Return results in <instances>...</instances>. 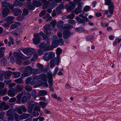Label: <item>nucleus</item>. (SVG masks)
Here are the masks:
<instances>
[{
  "instance_id": "obj_1",
  "label": "nucleus",
  "mask_w": 121,
  "mask_h": 121,
  "mask_svg": "<svg viewBox=\"0 0 121 121\" xmlns=\"http://www.w3.org/2000/svg\"><path fill=\"white\" fill-rule=\"evenodd\" d=\"M39 35L41 36L43 39H48L47 36L42 32H41L39 33H36L34 34L35 38L33 39V42L35 44L37 45L40 43V37Z\"/></svg>"
},
{
  "instance_id": "obj_2",
  "label": "nucleus",
  "mask_w": 121,
  "mask_h": 121,
  "mask_svg": "<svg viewBox=\"0 0 121 121\" xmlns=\"http://www.w3.org/2000/svg\"><path fill=\"white\" fill-rule=\"evenodd\" d=\"M2 7H9L11 10L13 9L14 8L13 6L11 4L9 3L8 2L5 1H2L1 2Z\"/></svg>"
},
{
  "instance_id": "obj_3",
  "label": "nucleus",
  "mask_w": 121,
  "mask_h": 121,
  "mask_svg": "<svg viewBox=\"0 0 121 121\" xmlns=\"http://www.w3.org/2000/svg\"><path fill=\"white\" fill-rule=\"evenodd\" d=\"M10 10L7 8H4L1 12V14L3 17H4L7 16L9 13Z\"/></svg>"
},
{
  "instance_id": "obj_4",
  "label": "nucleus",
  "mask_w": 121,
  "mask_h": 121,
  "mask_svg": "<svg viewBox=\"0 0 121 121\" xmlns=\"http://www.w3.org/2000/svg\"><path fill=\"white\" fill-rule=\"evenodd\" d=\"M62 52L61 50L59 48H57L56 49V54L57 55L56 59V64L57 65H58L60 60V55Z\"/></svg>"
},
{
  "instance_id": "obj_5",
  "label": "nucleus",
  "mask_w": 121,
  "mask_h": 121,
  "mask_svg": "<svg viewBox=\"0 0 121 121\" xmlns=\"http://www.w3.org/2000/svg\"><path fill=\"white\" fill-rule=\"evenodd\" d=\"M13 55L16 59L19 58L21 59L24 60L28 59L30 58H28L27 57H25L24 58L22 56L21 54L20 53H18L16 52L13 53Z\"/></svg>"
},
{
  "instance_id": "obj_6",
  "label": "nucleus",
  "mask_w": 121,
  "mask_h": 121,
  "mask_svg": "<svg viewBox=\"0 0 121 121\" xmlns=\"http://www.w3.org/2000/svg\"><path fill=\"white\" fill-rule=\"evenodd\" d=\"M15 91L13 88L12 87L10 88L7 94L8 95L11 97L14 96L15 94Z\"/></svg>"
},
{
  "instance_id": "obj_7",
  "label": "nucleus",
  "mask_w": 121,
  "mask_h": 121,
  "mask_svg": "<svg viewBox=\"0 0 121 121\" xmlns=\"http://www.w3.org/2000/svg\"><path fill=\"white\" fill-rule=\"evenodd\" d=\"M47 75L48 79V82L49 85V86H52L53 85L52 78L53 77L52 73H47Z\"/></svg>"
},
{
  "instance_id": "obj_8",
  "label": "nucleus",
  "mask_w": 121,
  "mask_h": 121,
  "mask_svg": "<svg viewBox=\"0 0 121 121\" xmlns=\"http://www.w3.org/2000/svg\"><path fill=\"white\" fill-rule=\"evenodd\" d=\"M22 10H21L15 8L13 10L12 13H13V15L15 16H19L22 13Z\"/></svg>"
},
{
  "instance_id": "obj_9",
  "label": "nucleus",
  "mask_w": 121,
  "mask_h": 121,
  "mask_svg": "<svg viewBox=\"0 0 121 121\" xmlns=\"http://www.w3.org/2000/svg\"><path fill=\"white\" fill-rule=\"evenodd\" d=\"M50 44V42H48L43 48L44 50L46 51L52 50L53 49V48H51L52 47L51 46L49 47Z\"/></svg>"
},
{
  "instance_id": "obj_10",
  "label": "nucleus",
  "mask_w": 121,
  "mask_h": 121,
  "mask_svg": "<svg viewBox=\"0 0 121 121\" xmlns=\"http://www.w3.org/2000/svg\"><path fill=\"white\" fill-rule=\"evenodd\" d=\"M70 35V32L69 30L64 31L63 33V37L64 39H66L69 37Z\"/></svg>"
},
{
  "instance_id": "obj_11",
  "label": "nucleus",
  "mask_w": 121,
  "mask_h": 121,
  "mask_svg": "<svg viewBox=\"0 0 121 121\" xmlns=\"http://www.w3.org/2000/svg\"><path fill=\"white\" fill-rule=\"evenodd\" d=\"M24 87L19 85H17L14 88L15 91L16 92H20L21 91L23 88Z\"/></svg>"
},
{
  "instance_id": "obj_12",
  "label": "nucleus",
  "mask_w": 121,
  "mask_h": 121,
  "mask_svg": "<svg viewBox=\"0 0 121 121\" xmlns=\"http://www.w3.org/2000/svg\"><path fill=\"white\" fill-rule=\"evenodd\" d=\"M14 17L12 16H9L5 18V21L7 22L12 24L13 22L12 21L14 19Z\"/></svg>"
},
{
  "instance_id": "obj_13",
  "label": "nucleus",
  "mask_w": 121,
  "mask_h": 121,
  "mask_svg": "<svg viewBox=\"0 0 121 121\" xmlns=\"http://www.w3.org/2000/svg\"><path fill=\"white\" fill-rule=\"evenodd\" d=\"M2 74H3V75H5V78H10L11 74V72L10 71H9L6 72H4L2 73Z\"/></svg>"
},
{
  "instance_id": "obj_14",
  "label": "nucleus",
  "mask_w": 121,
  "mask_h": 121,
  "mask_svg": "<svg viewBox=\"0 0 121 121\" xmlns=\"http://www.w3.org/2000/svg\"><path fill=\"white\" fill-rule=\"evenodd\" d=\"M56 63V60L54 58L51 60L50 62V66L51 68H52L55 66V62Z\"/></svg>"
},
{
  "instance_id": "obj_15",
  "label": "nucleus",
  "mask_w": 121,
  "mask_h": 121,
  "mask_svg": "<svg viewBox=\"0 0 121 121\" xmlns=\"http://www.w3.org/2000/svg\"><path fill=\"white\" fill-rule=\"evenodd\" d=\"M76 20L78 23L82 24V25H85V23L83 22V20L78 17H76Z\"/></svg>"
},
{
  "instance_id": "obj_16",
  "label": "nucleus",
  "mask_w": 121,
  "mask_h": 121,
  "mask_svg": "<svg viewBox=\"0 0 121 121\" xmlns=\"http://www.w3.org/2000/svg\"><path fill=\"white\" fill-rule=\"evenodd\" d=\"M38 0H33V4L36 7H39L42 5L41 3Z\"/></svg>"
},
{
  "instance_id": "obj_17",
  "label": "nucleus",
  "mask_w": 121,
  "mask_h": 121,
  "mask_svg": "<svg viewBox=\"0 0 121 121\" xmlns=\"http://www.w3.org/2000/svg\"><path fill=\"white\" fill-rule=\"evenodd\" d=\"M40 79L43 81L47 80V76L46 74H40Z\"/></svg>"
},
{
  "instance_id": "obj_18",
  "label": "nucleus",
  "mask_w": 121,
  "mask_h": 121,
  "mask_svg": "<svg viewBox=\"0 0 121 121\" xmlns=\"http://www.w3.org/2000/svg\"><path fill=\"white\" fill-rule=\"evenodd\" d=\"M23 4L18 1H15L13 3V6H19V7H21L23 5Z\"/></svg>"
},
{
  "instance_id": "obj_19",
  "label": "nucleus",
  "mask_w": 121,
  "mask_h": 121,
  "mask_svg": "<svg viewBox=\"0 0 121 121\" xmlns=\"http://www.w3.org/2000/svg\"><path fill=\"white\" fill-rule=\"evenodd\" d=\"M34 107V105L33 104H30L28 105L27 108L28 111L29 113L31 112Z\"/></svg>"
},
{
  "instance_id": "obj_20",
  "label": "nucleus",
  "mask_w": 121,
  "mask_h": 121,
  "mask_svg": "<svg viewBox=\"0 0 121 121\" xmlns=\"http://www.w3.org/2000/svg\"><path fill=\"white\" fill-rule=\"evenodd\" d=\"M47 92L45 90H42L39 91L38 92V94L40 96H43L46 95Z\"/></svg>"
},
{
  "instance_id": "obj_21",
  "label": "nucleus",
  "mask_w": 121,
  "mask_h": 121,
  "mask_svg": "<svg viewBox=\"0 0 121 121\" xmlns=\"http://www.w3.org/2000/svg\"><path fill=\"white\" fill-rule=\"evenodd\" d=\"M75 30L76 31L81 33L85 31L84 28L82 27L76 28H75Z\"/></svg>"
},
{
  "instance_id": "obj_22",
  "label": "nucleus",
  "mask_w": 121,
  "mask_h": 121,
  "mask_svg": "<svg viewBox=\"0 0 121 121\" xmlns=\"http://www.w3.org/2000/svg\"><path fill=\"white\" fill-rule=\"evenodd\" d=\"M1 65L2 66H5L6 65L7 62V60L4 58H2L1 60Z\"/></svg>"
},
{
  "instance_id": "obj_23",
  "label": "nucleus",
  "mask_w": 121,
  "mask_h": 121,
  "mask_svg": "<svg viewBox=\"0 0 121 121\" xmlns=\"http://www.w3.org/2000/svg\"><path fill=\"white\" fill-rule=\"evenodd\" d=\"M43 3L44 4L42 6V9H45L48 7H49L50 2L48 1H46V2Z\"/></svg>"
},
{
  "instance_id": "obj_24",
  "label": "nucleus",
  "mask_w": 121,
  "mask_h": 121,
  "mask_svg": "<svg viewBox=\"0 0 121 121\" xmlns=\"http://www.w3.org/2000/svg\"><path fill=\"white\" fill-rule=\"evenodd\" d=\"M30 115L28 113H24L21 115L20 117L22 119H25L29 117Z\"/></svg>"
},
{
  "instance_id": "obj_25",
  "label": "nucleus",
  "mask_w": 121,
  "mask_h": 121,
  "mask_svg": "<svg viewBox=\"0 0 121 121\" xmlns=\"http://www.w3.org/2000/svg\"><path fill=\"white\" fill-rule=\"evenodd\" d=\"M14 81L16 83L19 84H22L23 82L22 79L21 78L15 80Z\"/></svg>"
},
{
  "instance_id": "obj_26",
  "label": "nucleus",
  "mask_w": 121,
  "mask_h": 121,
  "mask_svg": "<svg viewBox=\"0 0 121 121\" xmlns=\"http://www.w3.org/2000/svg\"><path fill=\"white\" fill-rule=\"evenodd\" d=\"M114 6L112 4L111 5L109 6V13H112L113 12Z\"/></svg>"
},
{
  "instance_id": "obj_27",
  "label": "nucleus",
  "mask_w": 121,
  "mask_h": 121,
  "mask_svg": "<svg viewBox=\"0 0 121 121\" xmlns=\"http://www.w3.org/2000/svg\"><path fill=\"white\" fill-rule=\"evenodd\" d=\"M12 115V109H10L7 111L6 115L7 116L10 117Z\"/></svg>"
},
{
  "instance_id": "obj_28",
  "label": "nucleus",
  "mask_w": 121,
  "mask_h": 121,
  "mask_svg": "<svg viewBox=\"0 0 121 121\" xmlns=\"http://www.w3.org/2000/svg\"><path fill=\"white\" fill-rule=\"evenodd\" d=\"M58 43V41H53L52 44V47L51 48H54L57 47L58 45H59Z\"/></svg>"
},
{
  "instance_id": "obj_29",
  "label": "nucleus",
  "mask_w": 121,
  "mask_h": 121,
  "mask_svg": "<svg viewBox=\"0 0 121 121\" xmlns=\"http://www.w3.org/2000/svg\"><path fill=\"white\" fill-rule=\"evenodd\" d=\"M5 47H2L0 48V58H1L3 56L4 54L3 52L5 49Z\"/></svg>"
},
{
  "instance_id": "obj_30",
  "label": "nucleus",
  "mask_w": 121,
  "mask_h": 121,
  "mask_svg": "<svg viewBox=\"0 0 121 121\" xmlns=\"http://www.w3.org/2000/svg\"><path fill=\"white\" fill-rule=\"evenodd\" d=\"M63 24V22L61 21L58 22L56 24V26L58 28H60L62 27Z\"/></svg>"
},
{
  "instance_id": "obj_31",
  "label": "nucleus",
  "mask_w": 121,
  "mask_h": 121,
  "mask_svg": "<svg viewBox=\"0 0 121 121\" xmlns=\"http://www.w3.org/2000/svg\"><path fill=\"white\" fill-rule=\"evenodd\" d=\"M55 56V53L50 52L48 54V56L50 60L53 58Z\"/></svg>"
},
{
  "instance_id": "obj_32",
  "label": "nucleus",
  "mask_w": 121,
  "mask_h": 121,
  "mask_svg": "<svg viewBox=\"0 0 121 121\" xmlns=\"http://www.w3.org/2000/svg\"><path fill=\"white\" fill-rule=\"evenodd\" d=\"M13 73L14 75V77L15 78H18L20 75V73L19 72H13Z\"/></svg>"
},
{
  "instance_id": "obj_33",
  "label": "nucleus",
  "mask_w": 121,
  "mask_h": 121,
  "mask_svg": "<svg viewBox=\"0 0 121 121\" xmlns=\"http://www.w3.org/2000/svg\"><path fill=\"white\" fill-rule=\"evenodd\" d=\"M5 104V103L4 102H2L0 104V110L3 111V108L4 105Z\"/></svg>"
},
{
  "instance_id": "obj_34",
  "label": "nucleus",
  "mask_w": 121,
  "mask_h": 121,
  "mask_svg": "<svg viewBox=\"0 0 121 121\" xmlns=\"http://www.w3.org/2000/svg\"><path fill=\"white\" fill-rule=\"evenodd\" d=\"M2 96H4L6 95L7 89L6 88H4L3 90H1Z\"/></svg>"
},
{
  "instance_id": "obj_35",
  "label": "nucleus",
  "mask_w": 121,
  "mask_h": 121,
  "mask_svg": "<svg viewBox=\"0 0 121 121\" xmlns=\"http://www.w3.org/2000/svg\"><path fill=\"white\" fill-rule=\"evenodd\" d=\"M25 89L28 91H31L32 90L31 87L29 85H26L25 86Z\"/></svg>"
},
{
  "instance_id": "obj_36",
  "label": "nucleus",
  "mask_w": 121,
  "mask_h": 121,
  "mask_svg": "<svg viewBox=\"0 0 121 121\" xmlns=\"http://www.w3.org/2000/svg\"><path fill=\"white\" fill-rule=\"evenodd\" d=\"M17 27V25L15 24H13L11 25L10 26V30H12L16 29Z\"/></svg>"
},
{
  "instance_id": "obj_37",
  "label": "nucleus",
  "mask_w": 121,
  "mask_h": 121,
  "mask_svg": "<svg viewBox=\"0 0 121 121\" xmlns=\"http://www.w3.org/2000/svg\"><path fill=\"white\" fill-rule=\"evenodd\" d=\"M51 28V26L50 25L46 24L44 27V28L45 30H49Z\"/></svg>"
},
{
  "instance_id": "obj_38",
  "label": "nucleus",
  "mask_w": 121,
  "mask_h": 121,
  "mask_svg": "<svg viewBox=\"0 0 121 121\" xmlns=\"http://www.w3.org/2000/svg\"><path fill=\"white\" fill-rule=\"evenodd\" d=\"M42 70L40 69H37L34 70V73L35 74L39 73H41Z\"/></svg>"
},
{
  "instance_id": "obj_39",
  "label": "nucleus",
  "mask_w": 121,
  "mask_h": 121,
  "mask_svg": "<svg viewBox=\"0 0 121 121\" xmlns=\"http://www.w3.org/2000/svg\"><path fill=\"white\" fill-rule=\"evenodd\" d=\"M19 58L16 59V63L18 65H20L22 64V61Z\"/></svg>"
},
{
  "instance_id": "obj_40",
  "label": "nucleus",
  "mask_w": 121,
  "mask_h": 121,
  "mask_svg": "<svg viewBox=\"0 0 121 121\" xmlns=\"http://www.w3.org/2000/svg\"><path fill=\"white\" fill-rule=\"evenodd\" d=\"M23 94L22 93H19L17 95V99L18 100H19V102L20 101L21 98L23 95Z\"/></svg>"
},
{
  "instance_id": "obj_41",
  "label": "nucleus",
  "mask_w": 121,
  "mask_h": 121,
  "mask_svg": "<svg viewBox=\"0 0 121 121\" xmlns=\"http://www.w3.org/2000/svg\"><path fill=\"white\" fill-rule=\"evenodd\" d=\"M32 80V78L31 77H28L26 81V84H28L30 83V82Z\"/></svg>"
},
{
  "instance_id": "obj_42",
  "label": "nucleus",
  "mask_w": 121,
  "mask_h": 121,
  "mask_svg": "<svg viewBox=\"0 0 121 121\" xmlns=\"http://www.w3.org/2000/svg\"><path fill=\"white\" fill-rule=\"evenodd\" d=\"M29 52H30L32 54H34L36 52L35 50L31 48H28Z\"/></svg>"
},
{
  "instance_id": "obj_43",
  "label": "nucleus",
  "mask_w": 121,
  "mask_h": 121,
  "mask_svg": "<svg viewBox=\"0 0 121 121\" xmlns=\"http://www.w3.org/2000/svg\"><path fill=\"white\" fill-rule=\"evenodd\" d=\"M106 2L105 4L107 5L112 4L113 3L111 2V0H105Z\"/></svg>"
},
{
  "instance_id": "obj_44",
  "label": "nucleus",
  "mask_w": 121,
  "mask_h": 121,
  "mask_svg": "<svg viewBox=\"0 0 121 121\" xmlns=\"http://www.w3.org/2000/svg\"><path fill=\"white\" fill-rule=\"evenodd\" d=\"M39 104L41 107L43 108H44L45 107L46 105V103L42 101L40 102Z\"/></svg>"
},
{
  "instance_id": "obj_45",
  "label": "nucleus",
  "mask_w": 121,
  "mask_h": 121,
  "mask_svg": "<svg viewBox=\"0 0 121 121\" xmlns=\"http://www.w3.org/2000/svg\"><path fill=\"white\" fill-rule=\"evenodd\" d=\"M31 95L34 98H35L37 97L36 95V91H32Z\"/></svg>"
},
{
  "instance_id": "obj_46",
  "label": "nucleus",
  "mask_w": 121,
  "mask_h": 121,
  "mask_svg": "<svg viewBox=\"0 0 121 121\" xmlns=\"http://www.w3.org/2000/svg\"><path fill=\"white\" fill-rule=\"evenodd\" d=\"M58 44L60 45H62L63 44L64 41L63 39H59V40L58 41Z\"/></svg>"
},
{
  "instance_id": "obj_47",
  "label": "nucleus",
  "mask_w": 121,
  "mask_h": 121,
  "mask_svg": "<svg viewBox=\"0 0 121 121\" xmlns=\"http://www.w3.org/2000/svg\"><path fill=\"white\" fill-rule=\"evenodd\" d=\"M5 78V79L4 81V82H5L6 84H8L11 82V80L10 79V78Z\"/></svg>"
},
{
  "instance_id": "obj_48",
  "label": "nucleus",
  "mask_w": 121,
  "mask_h": 121,
  "mask_svg": "<svg viewBox=\"0 0 121 121\" xmlns=\"http://www.w3.org/2000/svg\"><path fill=\"white\" fill-rule=\"evenodd\" d=\"M73 26L69 24L68 25L65 26L64 27V29H70L73 28Z\"/></svg>"
},
{
  "instance_id": "obj_49",
  "label": "nucleus",
  "mask_w": 121,
  "mask_h": 121,
  "mask_svg": "<svg viewBox=\"0 0 121 121\" xmlns=\"http://www.w3.org/2000/svg\"><path fill=\"white\" fill-rule=\"evenodd\" d=\"M57 6L56 4L52 3L49 4V7L52 9H53Z\"/></svg>"
},
{
  "instance_id": "obj_50",
  "label": "nucleus",
  "mask_w": 121,
  "mask_h": 121,
  "mask_svg": "<svg viewBox=\"0 0 121 121\" xmlns=\"http://www.w3.org/2000/svg\"><path fill=\"white\" fill-rule=\"evenodd\" d=\"M75 15L73 13L70 14L68 16V18H69L70 19H73Z\"/></svg>"
},
{
  "instance_id": "obj_51",
  "label": "nucleus",
  "mask_w": 121,
  "mask_h": 121,
  "mask_svg": "<svg viewBox=\"0 0 121 121\" xmlns=\"http://www.w3.org/2000/svg\"><path fill=\"white\" fill-rule=\"evenodd\" d=\"M68 22L71 24L73 25L75 24L76 23V22L75 20L72 19H70L68 21Z\"/></svg>"
},
{
  "instance_id": "obj_52",
  "label": "nucleus",
  "mask_w": 121,
  "mask_h": 121,
  "mask_svg": "<svg viewBox=\"0 0 121 121\" xmlns=\"http://www.w3.org/2000/svg\"><path fill=\"white\" fill-rule=\"evenodd\" d=\"M27 100V97L25 96H23L21 99L22 102L23 103H24L26 102Z\"/></svg>"
},
{
  "instance_id": "obj_53",
  "label": "nucleus",
  "mask_w": 121,
  "mask_h": 121,
  "mask_svg": "<svg viewBox=\"0 0 121 121\" xmlns=\"http://www.w3.org/2000/svg\"><path fill=\"white\" fill-rule=\"evenodd\" d=\"M94 37L92 35L91 36H87L86 38L87 41H91L93 38Z\"/></svg>"
},
{
  "instance_id": "obj_54",
  "label": "nucleus",
  "mask_w": 121,
  "mask_h": 121,
  "mask_svg": "<svg viewBox=\"0 0 121 121\" xmlns=\"http://www.w3.org/2000/svg\"><path fill=\"white\" fill-rule=\"evenodd\" d=\"M91 8L89 6H86L84 8V10L85 12L88 11Z\"/></svg>"
},
{
  "instance_id": "obj_55",
  "label": "nucleus",
  "mask_w": 121,
  "mask_h": 121,
  "mask_svg": "<svg viewBox=\"0 0 121 121\" xmlns=\"http://www.w3.org/2000/svg\"><path fill=\"white\" fill-rule=\"evenodd\" d=\"M28 13V12L26 9H24L23 10V14L24 15H27Z\"/></svg>"
},
{
  "instance_id": "obj_56",
  "label": "nucleus",
  "mask_w": 121,
  "mask_h": 121,
  "mask_svg": "<svg viewBox=\"0 0 121 121\" xmlns=\"http://www.w3.org/2000/svg\"><path fill=\"white\" fill-rule=\"evenodd\" d=\"M80 9L76 8L74 10V13L76 14H78L80 12Z\"/></svg>"
},
{
  "instance_id": "obj_57",
  "label": "nucleus",
  "mask_w": 121,
  "mask_h": 121,
  "mask_svg": "<svg viewBox=\"0 0 121 121\" xmlns=\"http://www.w3.org/2000/svg\"><path fill=\"white\" fill-rule=\"evenodd\" d=\"M17 111L18 113L19 114H22V109L20 108H17Z\"/></svg>"
},
{
  "instance_id": "obj_58",
  "label": "nucleus",
  "mask_w": 121,
  "mask_h": 121,
  "mask_svg": "<svg viewBox=\"0 0 121 121\" xmlns=\"http://www.w3.org/2000/svg\"><path fill=\"white\" fill-rule=\"evenodd\" d=\"M43 82L41 81L38 80L37 82V84L38 86L43 85Z\"/></svg>"
},
{
  "instance_id": "obj_59",
  "label": "nucleus",
  "mask_w": 121,
  "mask_h": 121,
  "mask_svg": "<svg viewBox=\"0 0 121 121\" xmlns=\"http://www.w3.org/2000/svg\"><path fill=\"white\" fill-rule=\"evenodd\" d=\"M32 70L30 66H28L25 68V71L27 72L30 71Z\"/></svg>"
},
{
  "instance_id": "obj_60",
  "label": "nucleus",
  "mask_w": 121,
  "mask_h": 121,
  "mask_svg": "<svg viewBox=\"0 0 121 121\" xmlns=\"http://www.w3.org/2000/svg\"><path fill=\"white\" fill-rule=\"evenodd\" d=\"M28 10H33L35 9L34 7L32 5H29L28 8Z\"/></svg>"
},
{
  "instance_id": "obj_61",
  "label": "nucleus",
  "mask_w": 121,
  "mask_h": 121,
  "mask_svg": "<svg viewBox=\"0 0 121 121\" xmlns=\"http://www.w3.org/2000/svg\"><path fill=\"white\" fill-rule=\"evenodd\" d=\"M46 12V10H42L40 14H39V16L40 17H41L43 15H45V13Z\"/></svg>"
},
{
  "instance_id": "obj_62",
  "label": "nucleus",
  "mask_w": 121,
  "mask_h": 121,
  "mask_svg": "<svg viewBox=\"0 0 121 121\" xmlns=\"http://www.w3.org/2000/svg\"><path fill=\"white\" fill-rule=\"evenodd\" d=\"M43 59L46 61H48L50 60L48 56L47 57L44 56H43Z\"/></svg>"
},
{
  "instance_id": "obj_63",
  "label": "nucleus",
  "mask_w": 121,
  "mask_h": 121,
  "mask_svg": "<svg viewBox=\"0 0 121 121\" xmlns=\"http://www.w3.org/2000/svg\"><path fill=\"white\" fill-rule=\"evenodd\" d=\"M40 108L39 105L35 106L34 108V110L36 111H40Z\"/></svg>"
},
{
  "instance_id": "obj_64",
  "label": "nucleus",
  "mask_w": 121,
  "mask_h": 121,
  "mask_svg": "<svg viewBox=\"0 0 121 121\" xmlns=\"http://www.w3.org/2000/svg\"><path fill=\"white\" fill-rule=\"evenodd\" d=\"M20 108H21L23 111L25 112H26L27 111V109L24 105H22L20 106Z\"/></svg>"
}]
</instances>
